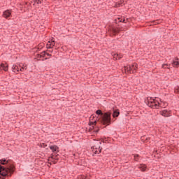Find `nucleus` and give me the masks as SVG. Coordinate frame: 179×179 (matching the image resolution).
<instances>
[{
  "label": "nucleus",
  "instance_id": "38",
  "mask_svg": "<svg viewBox=\"0 0 179 179\" xmlns=\"http://www.w3.org/2000/svg\"><path fill=\"white\" fill-rule=\"evenodd\" d=\"M84 179H89V178H87V177H85V178Z\"/></svg>",
  "mask_w": 179,
  "mask_h": 179
},
{
  "label": "nucleus",
  "instance_id": "30",
  "mask_svg": "<svg viewBox=\"0 0 179 179\" xmlns=\"http://www.w3.org/2000/svg\"><path fill=\"white\" fill-rule=\"evenodd\" d=\"M51 159H53V160H55V155L52 154L50 156Z\"/></svg>",
  "mask_w": 179,
  "mask_h": 179
},
{
  "label": "nucleus",
  "instance_id": "19",
  "mask_svg": "<svg viewBox=\"0 0 179 179\" xmlns=\"http://www.w3.org/2000/svg\"><path fill=\"white\" fill-rule=\"evenodd\" d=\"M118 23H125V19H121V18H118Z\"/></svg>",
  "mask_w": 179,
  "mask_h": 179
},
{
  "label": "nucleus",
  "instance_id": "17",
  "mask_svg": "<svg viewBox=\"0 0 179 179\" xmlns=\"http://www.w3.org/2000/svg\"><path fill=\"white\" fill-rule=\"evenodd\" d=\"M173 66H179V59H176V60L173 62Z\"/></svg>",
  "mask_w": 179,
  "mask_h": 179
},
{
  "label": "nucleus",
  "instance_id": "4",
  "mask_svg": "<svg viewBox=\"0 0 179 179\" xmlns=\"http://www.w3.org/2000/svg\"><path fill=\"white\" fill-rule=\"evenodd\" d=\"M100 145H101V142H99V143L91 148L94 155H100V153H101V150L103 148L100 146Z\"/></svg>",
  "mask_w": 179,
  "mask_h": 179
},
{
  "label": "nucleus",
  "instance_id": "21",
  "mask_svg": "<svg viewBox=\"0 0 179 179\" xmlns=\"http://www.w3.org/2000/svg\"><path fill=\"white\" fill-rule=\"evenodd\" d=\"M175 93H179V86L175 87Z\"/></svg>",
  "mask_w": 179,
  "mask_h": 179
},
{
  "label": "nucleus",
  "instance_id": "34",
  "mask_svg": "<svg viewBox=\"0 0 179 179\" xmlns=\"http://www.w3.org/2000/svg\"><path fill=\"white\" fill-rule=\"evenodd\" d=\"M22 68H24V69H27V66H22Z\"/></svg>",
  "mask_w": 179,
  "mask_h": 179
},
{
  "label": "nucleus",
  "instance_id": "3",
  "mask_svg": "<svg viewBox=\"0 0 179 179\" xmlns=\"http://www.w3.org/2000/svg\"><path fill=\"white\" fill-rule=\"evenodd\" d=\"M145 103L150 108L157 109L159 107H160V103L156 101V99H152V101H147Z\"/></svg>",
  "mask_w": 179,
  "mask_h": 179
},
{
  "label": "nucleus",
  "instance_id": "41",
  "mask_svg": "<svg viewBox=\"0 0 179 179\" xmlns=\"http://www.w3.org/2000/svg\"><path fill=\"white\" fill-rule=\"evenodd\" d=\"M90 120H92V117H90Z\"/></svg>",
  "mask_w": 179,
  "mask_h": 179
},
{
  "label": "nucleus",
  "instance_id": "40",
  "mask_svg": "<svg viewBox=\"0 0 179 179\" xmlns=\"http://www.w3.org/2000/svg\"><path fill=\"white\" fill-rule=\"evenodd\" d=\"M45 59H48V58H45Z\"/></svg>",
  "mask_w": 179,
  "mask_h": 179
},
{
  "label": "nucleus",
  "instance_id": "14",
  "mask_svg": "<svg viewBox=\"0 0 179 179\" xmlns=\"http://www.w3.org/2000/svg\"><path fill=\"white\" fill-rule=\"evenodd\" d=\"M125 69L127 70V72H129V73H134V69H132L131 66H127L125 67Z\"/></svg>",
  "mask_w": 179,
  "mask_h": 179
},
{
  "label": "nucleus",
  "instance_id": "31",
  "mask_svg": "<svg viewBox=\"0 0 179 179\" xmlns=\"http://www.w3.org/2000/svg\"><path fill=\"white\" fill-rule=\"evenodd\" d=\"M20 71H21V72H23V71H24V68H23V66L21 67V68L20 69Z\"/></svg>",
  "mask_w": 179,
  "mask_h": 179
},
{
  "label": "nucleus",
  "instance_id": "25",
  "mask_svg": "<svg viewBox=\"0 0 179 179\" xmlns=\"http://www.w3.org/2000/svg\"><path fill=\"white\" fill-rule=\"evenodd\" d=\"M103 142V143H107V140L106 139H103L101 138V143Z\"/></svg>",
  "mask_w": 179,
  "mask_h": 179
},
{
  "label": "nucleus",
  "instance_id": "22",
  "mask_svg": "<svg viewBox=\"0 0 179 179\" xmlns=\"http://www.w3.org/2000/svg\"><path fill=\"white\" fill-rule=\"evenodd\" d=\"M90 129H89V131H90V132H92V131H93V129H94V125H92V126H90Z\"/></svg>",
  "mask_w": 179,
  "mask_h": 179
},
{
  "label": "nucleus",
  "instance_id": "39",
  "mask_svg": "<svg viewBox=\"0 0 179 179\" xmlns=\"http://www.w3.org/2000/svg\"><path fill=\"white\" fill-rule=\"evenodd\" d=\"M160 101H161V103H163V101H162V99H160Z\"/></svg>",
  "mask_w": 179,
  "mask_h": 179
},
{
  "label": "nucleus",
  "instance_id": "8",
  "mask_svg": "<svg viewBox=\"0 0 179 179\" xmlns=\"http://www.w3.org/2000/svg\"><path fill=\"white\" fill-rule=\"evenodd\" d=\"M51 45H52V47L55 45V41H52V42L49 41L46 45V48H48V50L52 48Z\"/></svg>",
  "mask_w": 179,
  "mask_h": 179
},
{
  "label": "nucleus",
  "instance_id": "2",
  "mask_svg": "<svg viewBox=\"0 0 179 179\" xmlns=\"http://www.w3.org/2000/svg\"><path fill=\"white\" fill-rule=\"evenodd\" d=\"M96 115H101L99 121L102 125H111V112H106L103 113V111L98 109L96 112Z\"/></svg>",
  "mask_w": 179,
  "mask_h": 179
},
{
  "label": "nucleus",
  "instance_id": "9",
  "mask_svg": "<svg viewBox=\"0 0 179 179\" xmlns=\"http://www.w3.org/2000/svg\"><path fill=\"white\" fill-rule=\"evenodd\" d=\"M0 68L1 69H3V71H5V72L8 71V69H9L8 64H5L3 63H1Z\"/></svg>",
  "mask_w": 179,
  "mask_h": 179
},
{
  "label": "nucleus",
  "instance_id": "13",
  "mask_svg": "<svg viewBox=\"0 0 179 179\" xmlns=\"http://www.w3.org/2000/svg\"><path fill=\"white\" fill-rule=\"evenodd\" d=\"M149 139H150V138H148L146 136L141 137V141H142V142H149Z\"/></svg>",
  "mask_w": 179,
  "mask_h": 179
},
{
  "label": "nucleus",
  "instance_id": "37",
  "mask_svg": "<svg viewBox=\"0 0 179 179\" xmlns=\"http://www.w3.org/2000/svg\"><path fill=\"white\" fill-rule=\"evenodd\" d=\"M167 104H168V103H167L166 102V103H164V106H167Z\"/></svg>",
  "mask_w": 179,
  "mask_h": 179
},
{
  "label": "nucleus",
  "instance_id": "16",
  "mask_svg": "<svg viewBox=\"0 0 179 179\" xmlns=\"http://www.w3.org/2000/svg\"><path fill=\"white\" fill-rule=\"evenodd\" d=\"M88 125H90V126L94 125V127H96V125H97V120H94L93 122L90 121L88 123Z\"/></svg>",
  "mask_w": 179,
  "mask_h": 179
},
{
  "label": "nucleus",
  "instance_id": "10",
  "mask_svg": "<svg viewBox=\"0 0 179 179\" xmlns=\"http://www.w3.org/2000/svg\"><path fill=\"white\" fill-rule=\"evenodd\" d=\"M111 31L114 34H118V33H120L121 30H120L118 28L113 27L111 28Z\"/></svg>",
  "mask_w": 179,
  "mask_h": 179
},
{
  "label": "nucleus",
  "instance_id": "42",
  "mask_svg": "<svg viewBox=\"0 0 179 179\" xmlns=\"http://www.w3.org/2000/svg\"><path fill=\"white\" fill-rule=\"evenodd\" d=\"M132 68H134V65L132 66Z\"/></svg>",
  "mask_w": 179,
  "mask_h": 179
},
{
  "label": "nucleus",
  "instance_id": "7",
  "mask_svg": "<svg viewBox=\"0 0 179 179\" xmlns=\"http://www.w3.org/2000/svg\"><path fill=\"white\" fill-rule=\"evenodd\" d=\"M159 114L163 117H170V112L167 110H164L159 112Z\"/></svg>",
  "mask_w": 179,
  "mask_h": 179
},
{
  "label": "nucleus",
  "instance_id": "11",
  "mask_svg": "<svg viewBox=\"0 0 179 179\" xmlns=\"http://www.w3.org/2000/svg\"><path fill=\"white\" fill-rule=\"evenodd\" d=\"M20 69L17 65H13L12 66L13 72H15V73H17V72H19Z\"/></svg>",
  "mask_w": 179,
  "mask_h": 179
},
{
  "label": "nucleus",
  "instance_id": "35",
  "mask_svg": "<svg viewBox=\"0 0 179 179\" xmlns=\"http://www.w3.org/2000/svg\"><path fill=\"white\" fill-rule=\"evenodd\" d=\"M47 51H48V52H52V50H47Z\"/></svg>",
  "mask_w": 179,
  "mask_h": 179
},
{
  "label": "nucleus",
  "instance_id": "36",
  "mask_svg": "<svg viewBox=\"0 0 179 179\" xmlns=\"http://www.w3.org/2000/svg\"><path fill=\"white\" fill-rule=\"evenodd\" d=\"M54 164H57V161H53Z\"/></svg>",
  "mask_w": 179,
  "mask_h": 179
},
{
  "label": "nucleus",
  "instance_id": "6",
  "mask_svg": "<svg viewBox=\"0 0 179 179\" xmlns=\"http://www.w3.org/2000/svg\"><path fill=\"white\" fill-rule=\"evenodd\" d=\"M11 15L12 12L10 10H6L3 13V17H5V19H8V17H10Z\"/></svg>",
  "mask_w": 179,
  "mask_h": 179
},
{
  "label": "nucleus",
  "instance_id": "12",
  "mask_svg": "<svg viewBox=\"0 0 179 179\" xmlns=\"http://www.w3.org/2000/svg\"><path fill=\"white\" fill-rule=\"evenodd\" d=\"M120 115V110H113V118H117Z\"/></svg>",
  "mask_w": 179,
  "mask_h": 179
},
{
  "label": "nucleus",
  "instance_id": "15",
  "mask_svg": "<svg viewBox=\"0 0 179 179\" xmlns=\"http://www.w3.org/2000/svg\"><path fill=\"white\" fill-rule=\"evenodd\" d=\"M138 169H140L141 170V171H146V165L145 164H141L138 166Z\"/></svg>",
  "mask_w": 179,
  "mask_h": 179
},
{
  "label": "nucleus",
  "instance_id": "24",
  "mask_svg": "<svg viewBox=\"0 0 179 179\" xmlns=\"http://www.w3.org/2000/svg\"><path fill=\"white\" fill-rule=\"evenodd\" d=\"M34 3H37L38 5V4L41 3V0H36L34 1Z\"/></svg>",
  "mask_w": 179,
  "mask_h": 179
},
{
  "label": "nucleus",
  "instance_id": "20",
  "mask_svg": "<svg viewBox=\"0 0 179 179\" xmlns=\"http://www.w3.org/2000/svg\"><path fill=\"white\" fill-rule=\"evenodd\" d=\"M134 160L136 162H138V160H139V155H134Z\"/></svg>",
  "mask_w": 179,
  "mask_h": 179
},
{
  "label": "nucleus",
  "instance_id": "33",
  "mask_svg": "<svg viewBox=\"0 0 179 179\" xmlns=\"http://www.w3.org/2000/svg\"><path fill=\"white\" fill-rule=\"evenodd\" d=\"M46 55H47L48 57H51L52 55L50 54V53H47V52H46Z\"/></svg>",
  "mask_w": 179,
  "mask_h": 179
},
{
  "label": "nucleus",
  "instance_id": "29",
  "mask_svg": "<svg viewBox=\"0 0 179 179\" xmlns=\"http://www.w3.org/2000/svg\"><path fill=\"white\" fill-rule=\"evenodd\" d=\"M166 66H167V64H162V68H164V69H166Z\"/></svg>",
  "mask_w": 179,
  "mask_h": 179
},
{
  "label": "nucleus",
  "instance_id": "23",
  "mask_svg": "<svg viewBox=\"0 0 179 179\" xmlns=\"http://www.w3.org/2000/svg\"><path fill=\"white\" fill-rule=\"evenodd\" d=\"M58 156H59L58 154L55 155V160H59V158L58 157Z\"/></svg>",
  "mask_w": 179,
  "mask_h": 179
},
{
  "label": "nucleus",
  "instance_id": "18",
  "mask_svg": "<svg viewBox=\"0 0 179 179\" xmlns=\"http://www.w3.org/2000/svg\"><path fill=\"white\" fill-rule=\"evenodd\" d=\"M45 55H46V52L45 51H43L42 52H41V58H45Z\"/></svg>",
  "mask_w": 179,
  "mask_h": 179
},
{
  "label": "nucleus",
  "instance_id": "26",
  "mask_svg": "<svg viewBox=\"0 0 179 179\" xmlns=\"http://www.w3.org/2000/svg\"><path fill=\"white\" fill-rule=\"evenodd\" d=\"M41 148H47V144L43 143V144L41 145Z\"/></svg>",
  "mask_w": 179,
  "mask_h": 179
},
{
  "label": "nucleus",
  "instance_id": "5",
  "mask_svg": "<svg viewBox=\"0 0 179 179\" xmlns=\"http://www.w3.org/2000/svg\"><path fill=\"white\" fill-rule=\"evenodd\" d=\"M49 148L53 153H58L59 152V147H58L57 145H53L49 146Z\"/></svg>",
  "mask_w": 179,
  "mask_h": 179
},
{
  "label": "nucleus",
  "instance_id": "32",
  "mask_svg": "<svg viewBox=\"0 0 179 179\" xmlns=\"http://www.w3.org/2000/svg\"><path fill=\"white\" fill-rule=\"evenodd\" d=\"M99 131H100V129H97L96 130H94V132H95V134H97V132H99Z\"/></svg>",
  "mask_w": 179,
  "mask_h": 179
},
{
  "label": "nucleus",
  "instance_id": "27",
  "mask_svg": "<svg viewBox=\"0 0 179 179\" xmlns=\"http://www.w3.org/2000/svg\"><path fill=\"white\" fill-rule=\"evenodd\" d=\"M37 58H42L41 57V53L36 55Z\"/></svg>",
  "mask_w": 179,
  "mask_h": 179
},
{
  "label": "nucleus",
  "instance_id": "28",
  "mask_svg": "<svg viewBox=\"0 0 179 179\" xmlns=\"http://www.w3.org/2000/svg\"><path fill=\"white\" fill-rule=\"evenodd\" d=\"M121 5H122V2L120 1L118 3H117V6H121Z\"/></svg>",
  "mask_w": 179,
  "mask_h": 179
},
{
  "label": "nucleus",
  "instance_id": "1",
  "mask_svg": "<svg viewBox=\"0 0 179 179\" xmlns=\"http://www.w3.org/2000/svg\"><path fill=\"white\" fill-rule=\"evenodd\" d=\"M12 160L5 158L0 159V179H5L6 177H12L15 173L14 164H11Z\"/></svg>",
  "mask_w": 179,
  "mask_h": 179
}]
</instances>
